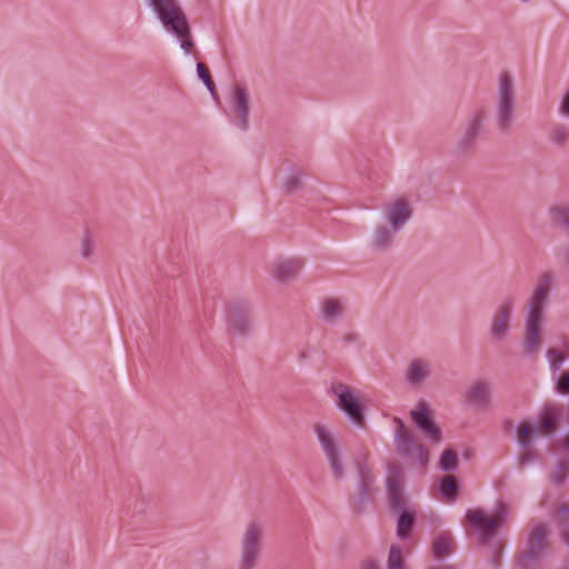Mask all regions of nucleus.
<instances>
[{"label": "nucleus", "mask_w": 569, "mask_h": 569, "mask_svg": "<svg viewBox=\"0 0 569 569\" xmlns=\"http://www.w3.org/2000/svg\"><path fill=\"white\" fill-rule=\"evenodd\" d=\"M507 511V505L501 500L497 501L493 516L480 508L469 509L466 513V526L476 530L480 545L489 546L503 526Z\"/></svg>", "instance_id": "obj_1"}, {"label": "nucleus", "mask_w": 569, "mask_h": 569, "mask_svg": "<svg viewBox=\"0 0 569 569\" xmlns=\"http://www.w3.org/2000/svg\"><path fill=\"white\" fill-rule=\"evenodd\" d=\"M516 96L513 80L505 71L499 77L498 99L495 107L496 127L501 133H509L513 122Z\"/></svg>", "instance_id": "obj_2"}, {"label": "nucleus", "mask_w": 569, "mask_h": 569, "mask_svg": "<svg viewBox=\"0 0 569 569\" xmlns=\"http://www.w3.org/2000/svg\"><path fill=\"white\" fill-rule=\"evenodd\" d=\"M358 476L356 492L349 498V505L355 513H363L370 503L375 491L376 477L367 463V457L360 455L355 459Z\"/></svg>", "instance_id": "obj_3"}, {"label": "nucleus", "mask_w": 569, "mask_h": 569, "mask_svg": "<svg viewBox=\"0 0 569 569\" xmlns=\"http://www.w3.org/2000/svg\"><path fill=\"white\" fill-rule=\"evenodd\" d=\"M487 110L483 107L475 108L466 118L462 132L455 143V152L458 156L471 153L485 131Z\"/></svg>", "instance_id": "obj_4"}, {"label": "nucleus", "mask_w": 569, "mask_h": 569, "mask_svg": "<svg viewBox=\"0 0 569 569\" xmlns=\"http://www.w3.org/2000/svg\"><path fill=\"white\" fill-rule=\"evenodd\" d=\"M331 392L337 397V406L348 420L360 428L366 427V406L362 399L343 382H333Z\"/></svg>", "instance_id": "obj_5"}, {"label": "nucleus", "mask_w": 569, "mask_h": 569, "mask_svg": "<svg viewBox=\"0 0 569 569\" xmlns=\"http://www.w3.org/2000/svg\"><path fill=\"white\" fill-rule=\"evenodd\" d=\"M396 425L395 442L397 452L409 460H415L420 467H426L429 462V450L426 446L417 443L416 437L408 430L405 422L399 417H393Z\"/></svg>", "instance_id": "obj_6"}, {"label": "nucleus", "mask_w": 569, "mask_h": 569, "mask_svg": "<svg viewBox=\"0 0 569 569\" xmlns=\"http://www.w3.org/2000/svg\"><path fill=\"white\" fill-rule=\"evenodd\" d=\"M263 529L257 521H251L242 538L238 569H254L261 552Z\"/></svg>", "instance_id": "obj_7"}, {"label": "nucleus", "mask_w": 569, "mask_h": 569, "mask_svg": "<svg viewBox=\"0 0 569 569\" xmlns=\"http://www.w3.org/2000/svg\"><path fill=\"white\" fill-rule=\"evenodd\" d=\"M227 330L238 337H247L252 332V310L241 300L231 301L226 309Z\"/></svg>", "instance_id": "obj_8"}, {"label": "nucleus", "mask_w": 569, "mask_h": 569, "mask_svg": "<svg viewBox=\"0 0 569 569\" xmlns=\"http://www.w3.org/2000/svg\"><path fill=\"white\" fill-rule=\"evenodd\" d=\"M230 106L233 111V123L240 130L246 131L249 127L250 96L242 83L233 84L230 93Z\"/></svg>", "instance_id": "obj_9"}, {"label": "nucleus", "mask_w": 569, "mask_h": 569, "mask_svg": "<svg viewBox=\"0 0 569 569\" xmlns=\"http://www.w3.org/2000/svg\"><path fill=\"white\" fill-rule=\"evenodd\" d=\"M410 418L417 429L430 441L439 443L442 439L441 429L432 418L429 405L421 400L416 409L410 411Z\"/></svg>", "instance_id": "obj_10"}, {"label": "nucleus", "mask_w": 569, "mask_h": 569, "mask_svg": "<svg viewBox=\"0 0 569 569\" xmlns=\"http://www.w3.org/2000/svg\"><path fill=\"white\" fill-rule=\"evenodd\" d=\"M513 298L507 297L502 300L493 313L490 321L489 332L495 341L501 342L507 338L510 330V320L513 311Z\"/></svg>", "instance_id": "obj_11"}, {"label": "nucleus", "mask_w": 569, "mask_h": 569, "mask_svg": "<svg viewBox=\"0 0 569 569\" xmlns=\"http://www.w3.org/2000/svg\"><path fill=\"white\" fill-rule=\"evenodd\" d=\"M387 500L390 510L399 511L406 509L407 497L403 488L402 470L398 467H389V475L386 480Z\"/></svg>", "instance_id": "obj_12"}, {"label": "nucleus", "mask_w": 569, "mask_h": 569, "mask_svg": "<svg viewBox=\"0 0 569 569\" xmlns=\"http://www.w3.org/2000/svg\"><path fill=\"white\" fill-rule=\"evenodd\" d=\"M553 282V273L551 271H545L538 278V281L531 292L527 312H537L543 315V309L548 302L551 286Z\"/></svg>", "instance_id": "obj_13"}, {"label": "nucleus", "mask_w": 569, "mask_h": 569, "mask_svg": "<svg viewBox=\"0 0 569 569\" xmlns=\"http://www.w3.org/2000/svg\"><path fill=\"white\" fill-rule=\"evenodd\" d=\"M157 18L161 21L164 29L177 30L173 24L181 16H186L176 0H149Z\"/></svg>", "instance_id": "obj_14"}, {"label": "nucleus", "mask_w": 569, "mask_h": 569, "mask_svg": "<svg viewBox=\"0 0 569 569\" xmlns=\"http://www.w3.org/2000/svg\"><path fill=\"white\" fill-rule=\"evenodd\" d=\"M466 402L479 409L489 406L491 401V386L487 380H478L472 383L465 392Z\"/></svg>", "instance_id": "obj_15"}, {"label": "nucleus", "mask_w": 569, "mask_h": 569, "mask_svg": "<svg viewBox=\"0 0 569 569\" xmlns=\"http://www.w3.org/2000/svg\"><path fill=\"white\" fill-rule=\"evenodd\" d=\"M543 315L535 312H527L525 321V340L523 345L528 351H533L540 346L541 325Z\"/></svg>", "instance_id": "obj_16"}, {"label": "nucleus", "mask_w": 569, "mask_h": 569, "mask_svg": "<svg viewBox=\"0 0 569 569\" xmlns=\"http://www.w3.org/2000/svg\"><path fill=\"white\" fill-rule=\"evenodd\" d=\"M412 210L409 203L399 199L390 204L387 209L386 219L393 231H400L410 220Z\"/></svg>", "instance_id": "obj_17"}, {"label": "nucleus", "mask_w": 569, "mask_h": 569, "mask_svg": "<svg viewBox=\"0 0 569 569\" xmlns=\"http://www.w3.org/2000/svg\"><path fill=\"white\" fill-rule=\"evenodd\" d=\"M560 421V411L558 408L549 406L545 407V409L540 412L537 421H535V426L540 433L545 432L547 435H552Z\"/></svg>", "instance_id": "obj_18"}, {"label": "nucleus", "mask_w": 569, "mask_h": 569, "mask_svg": "<svg viewBox=\"0 0 569 569\" xmlns=\"http://www.w3.org/2000/svg\"><path fill=\"white\" fill-rule=\"evenodd\" d=\"M177 30L166 29L180 40V48L186 52L190 53L194 47V42L191 37V29L187 16H181L180 19L173 24Z\"/></svg>", "instance_id": "obj_19"}, {"label": "nucleus", "mask_w": 569, "mask_h": 569, "mask_svg": "<svg viewBox=\"0 0 569 569\" xmlns=\"http://www.w3.org/2000/svg\"><path fill=\"white\" fill-rule=\"evenodd\" d=\"M398 515L397 536L400 539H407L416 525V512L409 508L393 511Z\"/></svg>", "instance_id": "obj_20"}, {"label": "nucleus", "mask_w": 569, "mask_h": 569, "mask_svg": "<svg viewBox=\"0 0 569 569\" xmlns=\"http://www.w3.org/2000/svg\"><path fill=\"white\" fill-rule=\"evenodd\" d=\"M398 232L393 231L390 226L378 227L372 237L373 249L380 252L387 251L392 246L395 234Z\"/></svg>", "instance_id": "obj_21"}, {"label": "nucleus", "mask_w": 569, "mask_h": 569, "mask_svg": "<svg viewBox=\"0 0 569 569\" xmlns=\"http://www.w3.org/2000/svg\"><path fill=\"white\" fill-rule=\"evenodd\" d=\"M343 310L337 298H328L321 305V318L326 323H335L343 315Z\"/></svg>", "instance_id": "obj_22"}, {"label": "nucleus", "mask_w": 569, "mask_h": 569, "mask_svg": "<svg viewBox=\"0 0 569 569\" xmlns=\"http://www.w3.org/2000/svg\"><path fill=\"white\" fill-rule=\"evenodd\" d=\"M539 433L533 422L522 421L516 431L517 442L521 448L529 449Z\"/></svg>", "instance_id": "obj_23"}, {"label": "nucleus", "mask_w": 569, "mask_h": 569, "mask_svg": "<svg viewBox=\"0 0 569 569\" xmlns=\"http://www.w3.org/2000/svg\"><path fill=\"white\" fill-rule=\"evenodd\" d=\"M548 529L545 523L536 525L529 533L527 547H532V549L545 553L548 547Z\"/></svg>", "instance_id": "obj_24"}, {"label": "nucleus", "mask_w": 569, "mask_h": 569, "mask_svg": "<svg viewBox=\"0 0 569 569\" xmlns=\"http://www.w3.org/2000/svg\"><path fill=\"white\" fill-rule=\"evenodd\" d=\"M301 266L299 260H287L277 264L273 274L279 281H290L297 277Z\"/></svg>", "instance_id": "obj_25"}, {"label": "nucleus", "mask_w": 569, "mask_h": 569, "mask_svg": "<svg viewBox=\"0 0 569 569\" xmlns=\"http://www.w3.org/2000/svg\"><path fill=\"white\" fill-rule=\"evenodd\" d=\"M543 555V552L535 550L532 547H527L526 550L517 557V567L519 569H537Z\"/></svg>", "instance_id": "obj_26"}, {"label": "nucleus", "mask_w": 569, "mask_h": 569, "mask_svg": "<svg viewBox=\"0 0 569 569\" xmlns=\"http://www.w3.org/2000/svg\"><path fill=\"white\" fill-rule=\"evenodd\" d=\"M317 440L323 451V453L332 451L338 448L337 441L333 435L322 425L317 423L313 427Z\"/></svg>", "instance_id": "obj_27"}, {"label": "nucleus", "mask_w": 569, "mask_h": 569, "mask_svg": "<svg viewBox=\"0 0 569 569\" xmlns=\"http://www.w3.org/2000/svg\"><path fill=\"white\" fill-rule=\"evenodd\" d=\"M429 376L428 370L425 368V363L420 359L413 360L407 371V380L409 383L417 386L425 381Z\"/></svg>", "instance_id": "obj_28"}, {"label": "nucleus", "mask_w": 569, "mask_h": 569, "mask_svg": "<svg viewBox=\"0 0 569 569\" xmlns=\"http://www.w3.org/2000/svg\"><path fill=\"white\" fill-rule=\"evenodd\" d=\"M97 252V240L92 232L86 228L80 241V256L83 260H90Z\"/></svg>", "instance_id": "obj_29"}, {"label": "nucleus", "mask_w": 569, "mask_h": 569, "mask_svg": "<svg viewBox=\"0 0 569 569\" xmlns=\"http://www.w3.org/2000/svg\"><path fill=\"white\" fill-rule=\"evenodd\" d=\"M439 490L446 500L453 501L460 490L459 481L456 477H442L439 480Z\"/></svg>", "instance_id": "obj_30"}, {"label": "nucleus", "mask_w": 569, "mask_h": 569, "mask_svg": "<svg viewBox=\"0 0 569 569\" xmlns=\"http://www.w3.org/2000/svg\"><path fill=\"white\" fill-rule=\"evenodd\" d=\"M325 456L333 478L338 481L342 480L345 477V469L339 447L332 451L326 452Z\"/></svg>", "instance_id": "obj_31"}, {"label": "nucleus", "mask_w": 569, "mask_h": 569, "mask_svg": "<svg viewBox=\"0 0 569 569\" xmlns=\"http://www.w3.org/2000/svg\"><path fill=\"white\" fill-rule=\"evenodd\" d=\"M452 552L451 539L448 533L438 535L432 541V556L441 559Z\"/></svg>", "instance_id": "obj_32"}, {"label": "nucleus", "mask_w": 569, "mask_h": 569, "mask_svg": "<svg viewBox=\"0 0 569 569\" xmlns=\"http://www.w3.org/2000/svg\"><path fill=\"white\" fill-rule=\"evenodd\" d=\"M458 452L453 448H447L439 458V468L445 472H452L458 468Z\"/></svg>", "instance_id": "obj_33"}, {"label": "nucleus", "mask_w": 569, "mask_h": 569, "mask_svg": "<svg viewBox=\"0 0 569 569\" xmlns=\"http://www.w3.org/2000/svg\"><path fill=\"white\" fill-rule=\"evenodd\" d=\"M197 73H198V77L203 82V84L206 86V88L211 93V96L214 99V101L217 103H220V99H219L218 92L216 90V84H214V82H213V80L211 78V74H210L208 68L202 62H199L197 64Z\"/></svg>", "instance_id": "obj_34"}, {"label": "nucleus", "mask_w": 569, "mask_h": 569, "mask_svg": "<svg viewBox=\"0 0 569 569\" xmlns=\"http://www.w3.org/2000/svg\"><path fill=\"white\" fill-rule=\"evenodd\" d=\"M387 568L388 569H405V560L402 557V551H401L400 547H398L397 545H392L389 549Z\"/></svg>", "instance_id": "obj_35"}, {"label": "nucleus", "mask_w": 569, "mask_h": 569, "mask_svg": "<svg viewBox=\"0 0 569 569\" xmlns=\"http://www.w3.org/2000/svg\"><path fill=\"white\" fill-rule=\"evenodd\" d=\"M547 357L549 359V365L552 372L559 371L565 361L562 351L558 348H549L547 351Z\"/></svg>", "instance_id": "obj_36"}, {"label": "nucleus", "mask_w": 569, "mask_h": 569, "mask_svg": "<svg viewBox=\"0 0 569 569\" xmlns=\"http://www.w3.org/2000/svg\"><path fill=\"white\" fill-rule=\"evenodd\" d=\"M558 470L552 475L553 483L562 486L567 479V471L569 470V461L560 460L557 466Z\"/></svg>", "instance_id": "obj_37"}, {"label": "nucleus", "mask_w": 569, "mask_h": 569, "mask_svg": "<svg viewBox=\"0 0 569 569\" xmlns=\"http://www.w3.org/2000/svg\"><path fill=\"white\" fill-rule=\"evenodd\" d=\"M302 186L301 178L299 174H290L283 181V190L286 193L291 194L299 190Z\"/></svg>", "instance_id": "obj_38"}, {"label": "nucleus", "mask_w": 569, "mask_h": 569, "mask_svg": "<svg viewBox=\"0 0 569 569\" xmlns=\"http://www.w3.org/2000/svg\"><path fill=\"white\" fill-rule=\"evenodd\" d=\"M569 138V131L565 126H557L553 128L552 140L559 146H563Z\"/></svg>", "instance_id": "obj_39"}, {"label": "nucleus", "mask_w": 569, "mask_h": 569, "mask_svg": "<svg viewBox=\"0 0 569 569\" xmlns=\"http://www.w3.org/2000/svg\"><path fill=\"white\" fill-rule=\"evenodd\" d=\"M556 390L560 393L569 392V370L562 371L556 380Z\"/></svg>", "instance_id": "obj_40"}, {"label": "nucleus", "mask_w": 569, "mask_h": 569, "mask_svg": "<svg viewBox=\"0 0 569 569\" xmlns=\"http://www.w3.org/2000/svg\"><path fill=\"white\" fill-rule=\"evenodd\" d=\"M502 549H503V546H502V542H500V541H497L492 545L491 565H492L493 569H499V567H500V558L502 555Z\"/></svg>", "instance_id": "obj_41"}, {"label": "nucleus", "mask_w": 569, "mask_h": 569, "mask_svg": "<svg viewBox=\"0 0 569 569\" xmlns=\"http://www.w3.org/2000/svg\"><path fill=\"white\" fill-rule=\"evenodd\" d=\"M148 443L150 447L161 448L164 443V437L156 432H152L148 437Z\"/></svg>", "instance_id": "obj_42"}, {"label": "nucleus", "mask_w": 569, "mask_h": 569, "mask_svg": "<svg viewBox=\"0 0 569 569\" xmlns=\"http://www.w3.org/2000/svg\"><path fill=\"white\" fill-rule=\"evenodd\" d=\"M342 341L347 345L349 343H361V338L358 332H347L342 337Z\"/></svg>", "instance_id": "obj_43"}, {"label": "nucleus", "mask_w": 569, "mask_h": 569, "mask_svg": "<svg viewBox=\"0 0 569 569\" xmlns=\"http://www.w3.org/2000/svg\"><path fill=\"white\" fill-rule=\"evenodd\" d=\"M537 457V453L536 451H532V450H529V451H526L523 452L520 457H519V462L521 466H526L528 465L529 462H531L532 460H535Z\"/></svg>", "instance_id": "obj_44"}, {"label": "nucleus", "mask_w": 569, "mask_h": 569, "mask_svg": "<svg viewBox=\"0 0 569 569\" xmlns=\"http://www.w3.org/2000/svg\"><path fill=\"white\" fill-rule=\"evenodd\" d=\"M557 509L558 513L555 516V518L557 521L561 522L566 515L569 512V505L560 503Z\"/></svg>", "instance_id": "obj_45"}, {"label": "nucleus", "mask_w": 569, "mask_h": 569, "mask_svg": "<svg viewBox=\"0 0 569 569\" xmlns=\"http://www.w3.org/2000/svg\"><path fill=\"white\" fill-rule=\"evenodd\" d=\"M561 112L569 116V90L566 92L561 102Z\"/></svg>", "instance_id": "obj_46"}, {"label": "nucleus", "mask_w": 569, "mask_h": 569, "mask_svg": "<svg viewBox=\"0 0 569 569\" xmlns=\"http://www.w3.org/2000/svg\"><path fill=\"white\" fill-rule=\"evenodd\" d=\"M361 569H379V566L376 560L367 559L362 562Z\"/></svg>", "instance_id": "obj_47"}, {"label": "nucleus", "mask_w": 569, "mask_h": 569, "mask_svg": "<svg viewBox=\"0 0 569 569\" xmlns=\"http://www.w3.org/2000/svg\"><path fill=\"white\" fill-rule=\"evenodd\" d=\"M562 538L566 540V542L568 543L569 546V529L568 530H563L562 532Z\"/></svg>", "instance_id": "obj_48"}, {"label": "nucleus", "mask_w": 569, "mask_h": 569, "mask_svg": "<svg viewBox=\"0 0 569 569\" xmlns=\"http://www.w3.org/2000/svg\"><path fill=\"white\" fill-rule=\"evenodd\" d=\"M299 359L302 361L305 359H307V352L306 351H302L300 355H299Z\"/></svg>", "instance_id": "obj_49"}, {"label": "nucleus", "mask_w": 569, "mask_h": 569, "mask_svg": "<svg viewBox=\"0 0 569 569\" xmlns=\"http://www.w3.org/2000/svg\"><path fill=\"white\" fill-rule=\"evenodd\" d=\"M522 2H529L530 0H521Z\"/></svg>", "instance_id": "obj_50"}]
</instances>
